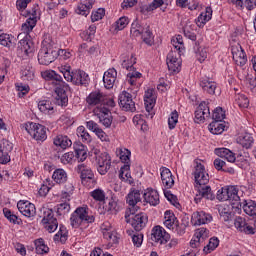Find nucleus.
Masks as SVG:
<instances>
[{
    "mask_svg": "<svg viewBox=\"0 0 256 256\" xmlns=\"http://www.w3.org/2000/svg\"><path fill=\"white\" fill-rule=\"evenodd\" d=\"M194 166V179L196 183V197L194 198L195 203H201L202 199H208L213 201L215 199V194L211 190V186H207L209 183V174L205 171V166L199 161H195Z\"/></svg>",
    "mask_w": 256,
    "mask_h": 256,
    "instance_id": "obj_1",
    "label": "nucleus"
},
{
    "mask_svg": "<svg viewBox=\"0 0 256 256\" xmlns=\"http://www.w3.org/2000/svg\"><path fill=\"white\" fill-rule=\"evenodd\" d=\"M37 25V14L34 12L21 26V33L18 35L19 47L24 51L27 55H31L35 51V46H33V42L29 40L31 35V31L35 29Z\"/></svg>",
    "mask_w": 256,
    "mask_h": 256,
    "instance_id": "obj_2",
    "label": "nucleus"
},
{
    "mask_svg": "<svg viewBox=\"0 0 256 256\" xmlns=\"http://www.w3.org/2000/svg\"><path fill=\"white\" fill-rule=\"evenodd\" d=\"M85 223H95V216L89 215V207L87 206L76 208L70 217L71 227L79 229Z\"/></svg>",
    "mask_w": 256,
    "mask_h": 256,
    "instance_id": "obj_3",
    "label": "nucleus"
},
{
    "mask_svg": "<svg viewBox=\"0 0 256 256\" xmlns=\"http://www.w3.org/2000/svg\"><path fill=\"white\" fill-rule=\"evenodd\" d=\"M53 83L56 85V103L61 107H66L69 103V97L67 96V91H69V84L63 81L61 75L54 72V77L52 79Z\"/></svg>",
    "mask_w": 256,
    "mask_h": 256,
    "instance_id": "obj_4",
    "label": "nucleus"
},
{
    "mask_svg": "<svg viewBox=\"0 0 256 256\" xmlns=\"http://www.w3.org/2000/svg\"><path fill=\"white\" fill-rule=\"evenodd\" d=\"M90 157H93L98 166V173L100 175H106V173L111 169V156L107 152H101L99 148H92L90 151Z\"/></svg>",
    "mask_w": 256,
    "mask_h": 256,
    "instance_id": "obj_5",
    "label": "nucleus"
},
{
    "mask_svg": "<svg viewBox=\"0 0 256 256\" xmlns=\"http://www.w3.org/2000/svg\"><path fill=\"white\" fill-rule=\"evenodd\" d=\"M135 63H137V58H135V56L133 54L130 57H128L127 59L122 61L123 69L130 71L127 74L126 81L132 87H135V85H137V79H141V76H142V74L140 72L133 70V69H135V67H133V65H135Z\"/></svg>",
    "mask_w": 256,
    "mask_h": 256,
    "instance_id": "obj_6",
    "label": "nucleus"
},
{
    "mask_svg": "<svg viewBox=\"0 0 256 256\" xmlns=\"http://www.w3.org/2000/svg\"><path fill=\"white\" fill-rule=\"evenodd\" d=\"M57 59V49L51 44H43L38 52V62L40 65H51Z\"/></svg>",
    "mask_w": 256,
    "mask_h": 256,
    "instance_id": "obj_7",
    "label": "nucleus"
},
{
    "mask_svg": "<svg viewBox=\"0 0 256 256\" xmlns=\"http://www.w3.org/2000/svg\"><path fill=\"white\" fill-rule=\"evenodd\" d=\"M25 130L35 141L47 140V128L39 123L28 122L25 125Z\"/></svg>",
    "mask_w": 256,
    "mask_h": 256,
    "instance_id": "obj_8",
    "label": "nucleus"
},
{
    "mask_svg": "<svg viewBox=\"0 0 256 256\" xmlns=\"http://www.w3.org/2000/svg\"><path fill=\"white\" fill-rule=\"evenodd\" d=\"M101 231L104 239L108 241V245L110 247H115V245H119V241H121V234L117 233V230L112 227L111 223L104 222L101 225Z\"/></svg>",
    "mask_w": 256,
    "mask_h": 256,
    "instance_id": "obj_9",
    "label": "nucleus"
},
{
    "mask_svg": "<svg viewBox=\"0 0 256 256\" xmlns=\"http://www.w3.org/2000/svg\"><path fill=\"white\" fill-rule=\"evenodd\" d=\"M126 203L129 207L126 210L125 217H129V213L130 215L137 213V210L139 209L137 204L141 203V192L139 190L130 191L126 196Z\"/></svg>",
    "mask_w": 256,
    "mask_h": 256,
    "instance_id": "obj_10",
    "label": "nucleus"
},
{
    "mask_svg": "<svg viewBox=\"0 0 256 256\" xmlns=\"http://www.w3.org/2000/svg\"><path fill=\"white\" fill-rule=\"evenodd\" d=\"M129 216L125 217L127 223L135 229V231H141L147 225L148 217L145 213L140 212L138 214L128 213Z\"/></svg>",
    "mask_w": 256,
    "mask_h": 256,
    "instance_id": "obj_11",
    "label": "nucleus"
},
{
    "mask_svg": "<svg viewBox=\"0 0 256 256\" xmlns=\"http://www.w3.org/2000/svg\"><path fill=\"white\" fill-rule=\"evenodd\" d=\"M94 115L98 117L99 123L103 125L106 129H109L113 124V116L111 115V111L106 107H97L94 109Z\"/></svg>",
    "mask_w": 256,
    "mask_h": 256,
    "instance_id": "obj_12",
    "label": "nucleus"
},
{
    "mask_svg": "<svg viewBox=\"0 0 256 256\" xmlns=\"http://www.w3.org/2000/svg\"><path fill=\"white\" fill-rule=\"evenodd\" d=\"M211 117V110L209 109V102H201L194 112V121L196 123H205L206 119Z\"/></svg>",
    "mask_w": 256,
    "mask_h": 256,
    "instance_id": "obj_13",
    "label": "nucleus"
},
{
    "mask_svg": "<svg viewBox=\"0 0 256 256\" xmlns=\"http://www.w3.org/2000/svg\"><path fill=\"white\" fill-rule=\"evenodd\" d=\"M118 101L123 111H130L131 113H135V111H137L135 101H133V95H131V93L123 91L119 95Z\"/></svg>",
    "mask_w": 256,
    "mask_h": 256,
    "instance_id": "obj_14",
    "label": "nucleus"
},
{
    "mask_svg": "<svg viewBox=\"0 0 256 256\" xmlns=\"http://www.w3.org/2000/svg\"><path fill=\"white\" fill-rule=\"evenodd\" d=\"M151 239L159 245H166L171 239V235L165 231V228L161 226H155L152 229Z\"/></svg>",
    "mask_w": 256,
    "mask_h": 256,
    "instance_id": "obj_15",
    "label": "nucleus"
},
{
    "mask_svg": "<svg viewBox=\"0 0 256 256\" xmlns=\"http://www.w3.org/2000/svg\"><path fill=\"white\" fill-rule=\"evenodd\" d=\"M166 61L169 71L172 73H179L181 71V54L177 51H170Z\"/></svg>",
    "mask_w": 256,
    "mask_h": 256,
    "instance_id": "obj_16",
    "label": "nucleus"
},
{
    "mask_svg": "<svg viewBox=\"0 0 256 256\" xmlns=\"http://www.w3.org/2000/svg\"><path fill=\"white\" fill-rule=\"evenodd\" d=\"M11 151H13V143L7 139H2L0 142V163L2 165H7L11 161L9 155Z\"/></svg>",
    "mask_w": 256,
    "mask_h": 256,
    "instance_id": "obj_17",
    "label": "nucleus"
},
{
    "mask_svg": "<svg viewBox=\"0 0 256 256\" xmlns=\"http://www.w3.org/2000/svg\"><path fill=\"white\" fill-rule=\"evenodd\" d=\"M231 51L234 63L239 67H245L247 64V54L243 47H241V44L233 45Z\"/></svg>",
    "mask_w": 256,
    "mask_h": 256,
    "instance_id": "obj_18",
    "label": "nucleus"
},
{
    "mask_svg": "<svg viewBox=\"0 0 256 256\" xmlns=\"http://www.w3.org/2000/svg\"><path fill=\"white\" fill-rule=\"evenodd\" d=\"M70 77L72 78L69 79V81L73 83V85H78L80 87H87V85H89V81H91L89 74L83 70L72 71V75Z\"/></svg>",
    "mask_w": 256,
    "mask_h": 256,
    "instance_id": "obj_19",
    "label": "nucleus"
},
{
    "mask_svg": "<svg viewBox=\"0 0 256 256\" xmlns=\"http://www.w3.org/2000/svg\"><path fill=\"white\" fill-rule=\"evenodd\" d=\"M211 221H213V217L203 210L193 212L191 216V224L195 227L199 225H207V223H211Z\"/></svg>",
    "mask_w": 256,
    "mask_h": 256,
    "instance_id": "obj_20",
    "label": "nucleus"
},
{
    "mask_svg": "<svg viewBox=\"0 0 256 256\" xmlns=\"http://www.w3.org/2000/svg\"><path fill=\"white\" fill-rule=\"evenodd\" d=\"M17 207L19 212L24 215V217H35L37 215V208H35V204L29 202V201H23L20 200L17 203Z\"/></svg>",
    "mask_w": 256,
    "mask_h": 256,
    "instance_id": "obj_21",
    "label": "nucleus"
},
{
    "mask_svg": "<svg viewBox=\"0 0 256 256\" xmlns=\"http://www.w3.org/2000/svg\"><path fill=\"white\" fill-rule=\"evenodd\" d=\"M160 175L163 187L165 189H172L175 185V177L173 176V173H171V170L167 167H162L160 168Z\"/></svg>",
    "mask_w": 256,
    "mask_h": 256,
    "instance_id": "obj_22",
    "label": "nucleus"
},
{
    "mask_svg": "<svg viewBox=\"0 0 256 256\" xmlns=\"http://www.w3.org/2000/svg\"><path fill=\"white\" fill-rule=\"evenodd\" d=\"M155 91L153 89L147 90L144 95V105L145 109L150 116V119H153V107H155L156 103Z\"/></svg>",
    "mask_w": 256,
    "mask_h": 256,
    "instance_id": "obj_23",
    "label": "nucleus"
},
{
    "mask_svg": "<svg viewBox=\"0 0 256 256\" xmlns=\"http://www.w3.org/2000/svg\"><path fill=\"white\" fill-rule=\"evenodd\" d=\"M144 201L152 207H157L160 203L159 192L153 188H147L143 195Z\"/></svg>",
    "mask_w": 256,
    "mask_h": 256,
    "instance_id": "obj_24",
    "label": "nucleus"
},
{
    "mask_svg": "<svg viewBox=\"0 0 256 256\" xmlns=\"http://www.w3.org/2000/svg\"><path fill=\"white\" fill-rule=\"evenodd\" d=\"M117 81V70L115 68L108 69L103 76V83L106 89H113Z\"/></svg>",
    "mask_w": 256,
    "mask_h": 256,
    "instance_id": "obj_25",
    "label": "nucleus"
},
{
    "mask_svg": "<svg viewBox=\"0 0 256 256\" xmlns=\"http://www.w3.org/2000/svg\"><path fill=\"white\" fill-rule=\"evenodd\" d=\"M239 207H242L244 213L252 217V219H256V202L253 200H245L243 199L239 202Z\"/></svg>",
    "mask_w": 256,
    "mask_h": 256,
    "instance_id": "obj_26",
    "label": "nucleus"
},
{
    "mask_svg": "<svg viewBox=\"0 0 256 256\" xmlns=\"http://www.w3.org/2000/svg\"><path fill=\"white\" fill-rule=\"evenodd\" d=\"M86 103L90 107H95V105H103V103H105V95L99 91L91 92L86 98Z\"/></svg>",
    "mask_w": 256,
    "mask_h": 256,
    "instance_id": "obj_27",
    "label": "nucleus"
},
{
    "mask_svg": "<svg viewBox=\"0 0 256 256\" xmlns=\"http://www.w3.org/2000/svg\"><path fill=\"white\" fill-rule=\"evenodd\" d=\"M77 173L80 174L82 183H85V181H93L95 177V174H93V170H91V167L85 164H79L77 166Z\"/></svg>",
    "mask_w": 256,
    "mask_h": 256,
    "instance_id": "obj_28",
    "label": "nucleus"
},
{
    "mask_svg": "<svg viewBox=\"0 0 256 256\" xmlns=\"http://www.w3.org/2000/svg\"><path fill=\"white\" fill-rule=\"evenodd\" d=\"M200 87L204 91V93H208V95H213L215 90L217 89V82L211 80L210 78H201Z\"/></svg>",
    "mask_w": 256,
    "mask_h": 256,
    "instance_id": "obj_29",
    "label": "nucleus"
},
{
    "mask_svg": "<svg viewBox=\"0 0 256 256\" xmlns=\"http://www.w3.org/2000/svg\"><path fill=\"white\" fill-rule=\"evenodd\" d=\"M213 17V9L211 7H206L205 11L202 12L196 21L197 27H205V25L208 23V21H211V18Z\"/></svg>",
    "mask_w": 256,
    "mask_h": 256,
    "instance_id": "obj_30",
    "label": "nucleus"
},
{
    "mask_svg": "<svg viewBox=\"0 0 256 256\" xmlns=\"http://www.w3.org/2000/svg\"><path fill=\"white\" fill-rule=\"evenodd\" d=\"M215 155L218 157H221V159H226L228 163H235V160L237 159L235 157V153L233 151L227 149V148H216L214 150Z\"/></svg>",
    "mask_w": 256,
    "mask_h": 256,
    "instance_id": "obj_31",
    "label": "nucleus"
},
{
    "mask_svg": "<svg viewBox=\"0 0 256 256\" xmlns=\"http://www.w3.org/2000/svg\"><path fill=\"white\" fill-rule=\"evenodd\" d=\"M38 109L44 115H53L55 113V104L50 100H41L38 102Z\"/></svg>",
    "mask_w": 256,
    "mask_h": 256,
    "instance_id": "obj_32",
    "label": "nucleus"
},
{
    "mask_svg": "<svg viewBox=\"0 0 256 256\" xmlns=\"http://www.w3.org/2000/svg\"><path fill=\"white\" fill-rule=\"evenodd\" d=\"M254 142L255 139H253V136L250 133L241 134L237 138V143L241 145V147H243L244 149H251Z\"/></svg>",
    "mask_w": 256,
    "mask_h": 256,
    "instance_id": "obj_33",
    "label": "nucleus"
},
{
    "mask_svg": "<svg viewBox=\"0 0 256 256\" xmlns=\"http://www.w3.org/2000/svg\"><path fill=\"white\" fill-rule=\"evenodd\" d=\"M208 129L210 133L213 135H221L223 131H225V122L223 120L218 121V120H213L209 126Z\"/></svg>",
    "mask_w": 256,
    "mask_h": 256,
    "instance_id": "obj_34",
    "label": "nucleus"
},
{
    "mask_svg": "<svg viewBox=\"0 0 256 256\" xmlns=\"http://www.w3.org/2000/svg\"><path fill=\"white\" fill-rule=\"evenodd\" d=\"M164 225L167 227V229H170L172 231H175V227H177V217H175V214L171 213V211H166L164 214Z\"/></svg>",
    "mask_w": 256,
    "mask_h": 256,
    "instance_id": "obj_35",
    "label": "nucleus"
},
{
    "mask_svg": "<svg viewBox=\"0 0 256 256\" xmlns=\"http://www.w3.org/2000/svg\"><path fill=\"white\" fill-rule=\"evenodd\" d=\"M228 201H231L233 205L241 203L242 200L237 186H228Z\"/></svg>",
    "mask_w": 256,
    "mask_h": 256,
    "instance_id": "obj_36",
    "label": "nucleus"
},
{
    "mask_svg": "<svg viewBox=\"0 0 256 256\" xmlns=\"http://www.w3.org/2000/svg\"><path fill=\"white\" fill-rule=\"evenodd\" d=\"M52 179L58 185H63V183H67V172L62 168H58L53 172Z\"/></svg>",
    "mask_w": 256,
    "mask_h": 256,
    "instance_id": "obj_37",
    "label": "nucleus"
},
{
    "mask_svg": "<svg viewBox=\"0 0 256 256\" xmlns=\"http://www.w3.org/2000/svg\"><path fill=\"white\" fill-rule=\"evenodd\" d=\"M74 151L78 161L83 162L87 159V147H85L81 142L74 143Z\"/></svg>",
    "mask_w": 256,
    "mask_h": 256,
    "instance_id": "obj_38",
    "label": "nucleus"
},
{
    "mask_svg": "<svg viewBox=\"0 0 256 256\" xmlns=\"http://www.w3.org/2000/svg\"><path fill=\"white\" fill-rule=\"evenodd\" d=\"M131 164H124L120 168V173H119V179H122L126 183H133V178L131 177Z\"/></svg>",
    "mask_w": 256,
    "mask_h": 256,
    "instance_id": "obj_39",
    "label": "nucleus"
},
{
    "mask_svg": "<svg viewBox=\"0 0 256 256\" xmlns=\"http://www.w3.org/2000/svg\"><path fill=\"white\" fill-rule=\"evenodd\" d=\"M54 145H56V147H60L61 149H67L73 145V142L67 136L58 135L54 138Z\"/></svg>",
    "mask_w": 256,
    "mask_h": 256,
    "instance_id": "obj_40",
    "label": "nucleus"
},
{
    "mask_svg": "<svg viewBox=\"0 0 256 256\" xmlns=\"http://www.w3.org/2000/svg\"><path fill=\"white\" fill-rule=\"evenodd\" d=\"M171 44L174 47V50H171V51H176V53H179V55H181V53H183V51L185 50V44L183 43V36L181 35H177L173 37L171 39Z\"/></svg>",
    "mask_w": 256,
    "mask_h": 256,
    "instance_id": "obj_41",
    "label": "nucleus"
},
{
    "mask_svg": "<svg viewBox=\"0 0 256 256\" xmlns=\"http://www.w3.org/2000/svg\"><path fill=\"white\" fill-rule=\"evenodd\" d=\"M69 237V232L67 228L63 225H60L59 231L54 235L55 243H65Z\"/></svg>",
    "mask_w": 256,
    "mask_h": 256,
    "instance_id": "obj_42",
    "label": "nucleus"
},
{
    "mask_svg": "<svg viewBox=\"0 0 256 256\" xmlns=\"http://www.w3.org/2000/svg\"><path fill=\"white\" fill-rule=\"evenodd\" d=\"M164 0H153L150 4H146L141 7L142 13H151V11H155V9H159L164 5Z\"/></svg>",
    "mask_w": 256,
    "mask_h": 256,
    "instance_id": "obj_43",
    "label": "nucleus"
},
{
    "mask_svg": "<svg viewBox=\"0 0 256 256\" xmlns=\"http://www.w3.org/2000/svg\"><path fill=\"white\" fill-rule=\"evenodd\" d=\"M141 35L143 42L149 47L155 43V37L153 36V32L149 25L145 24V31Z\"/></svg>",
    "mask_w": 256,
    "mask_h": 256,
    "instance_id": "obj_44",
    "label": "nucleus"
},
{
    "mask_svg": "<svg viewBox=\"0 0 256 256\" xmlns=\"http://www.w3.org/2000/svg\"><path fill=\"white\" fill-rule=\"evenodd\" d=\"M34 244L37 255H45V253H49V246L45 245V240H43V238L36 239Z\"/></svg>",
    "mask_w": 256,
    "mask_h": 256,
    "instance_id": "obj_45",
    "label": "nucleus"
},
{
    "mask_svg": "<svg viewBox=\"0 0 256 256\" xmlns=\"http://www.w3.org/2000/svg\"><path fill=\"white\" fill-rule=\"evenodd\" d=\"M15 38L9 34H0V45L8 47V49L15 48Z\"/></svg>",
    "mask_w": 256,
    "mask_h": 256,
    "instance_id": "obj_46",
    "label": "nucleus"
},
{
    "mask_svg": "<svg viewBox=\"0 0 256 256\" xmlns=\"http://www.w3.org/2000/svg\"><path fill=\"white\" fill-rule=\"evenodd\" d=\"M76 135L83 143H91V134L85 129V126H79Z\"/></svg>",
    "mask_w": 256,
    "mask_h": 256,
    "instance_id": "obj_47",
    "label": "nucleus"
},
{
    "mask_svg": "<svg viewBox=\"0 0 256 256\" xmlns=\"http://www.w3.org/2000/svg\"><path fill=\"white\" fill-rule=\"evenodd\" d=\"M21 79L23 81H33L35 79V70L31 66H26L21 70Z\"/></svg>",
    "mask_w": 256,
    "mask_h": 256,
    "instance_id": "obj_48",
    "label": "nucleus"
},
{
    "mask_svg": "<svg viewBox=\"0 0 256 256\" xmlns=\"http://www.w3.org/2000/svg\"><path fill=\"white\" fill-rule=\"evenodd\" d=\"M235 105H238L240 109H247L249 107V98L245 94H237L235 96Z\"/></svg>",
    "mask_w": 256,
    "mask_h": 256,
    "instance_id": "obj_49",
    "label": "nucleus"
},
{
    "mask_svg": "<svg viewBox=\"0 0 256 256\" xmlns=\"http://www.w3.org/2000/svg\"><path fill=\"white\" fill-rule=\"evenodd\" d=\"M145 31V25H140L139 21H134L132 23L130 33L133 37H139Z\"/></svg>",
    "mask_w": 256,
    "mask_h": 256,
    "instance_id": "obj_50",
    "label": "nucleus"
},
{
    "mask_svg": "<svg viewBox=\"0 0 256 256\" xmlns=\"http://www.w3.org/2000/svg\"><path fill=\"white\" fill-rule=\"evenodd\" d=\"M217 247H219V238H210L209 243L203 248V251L206 255L213 252Z\"/></svg>",
    "mask_w": 256,
    "mask_h": 256,
    "instance_id": "obj_51",
    "label": "nucleus"
},
{
    "mask_svg": "<svg viewBox=\"0 0 256 256\" xmlns=\"http://www.w3.org/2000/svg\"><path fill=\"white\" fill-rule=\"evenodd\" d=\"M201 243L203 242L194 236L193 239L190 241V247L193 250L192 252H187L186 255L197 256V253H199V246L201 245Z\"/></svg>",
    "mask_w": 256,
    "mask_h": 256,
    "instance_id": "obj_52",
    "label": "nucleus"
},
{
    "mask_svg": "<svg viewBox=\"0 0 256 256\" xmlns=\"http://www.w3.org/2000/svg\"><path fill=\"white\" fill-rule=\"evenodd\" d=\"M177 123H179V113L177 112V110H174L171 112L168 118V127L170 131H173V129L177 127Z\"/></svg>",
    "mask_w": 256,
    "mask_h": 256,
    "instance_id": "obj_53",
    "label": "nucleus"
},
{
    "mask_svg": "<svg viewBox=\"0 0 256 256\" xmlns=\"http://www.w3.org/2000/svg\"><path fill=\"white\" fill-rule=\"evenodd\" d=\"M3 213H4V217H6V219H8L10 223H13L14 225L16 224L19 225L21 220L19 219V217H17V215L11 212L10 209L4 208Z\"/></svg>",
    "mask_w": 256,
    "mask_h": 256,
    "instance_id": "obj_54",
    "label": "nucleus"
},
{
    "mask_svg": "<svg viewBox=\"0 0 256 256\" xmlns=\"http://www.w3.org/2000/svg\"><path fill=\"white\" fill-rule=\"evenodd\" d=\"M53 220H57V218H55V214H53V209L43 208L42 224L49 223Z\"/></svg>",
    "mask_w": 256,
    "mask_h": 256,
    "instance_id": "obj_55",
    "label": "nucleus"
},
{
    "mask_svg": "<svg viewBox=\"0 0 256 256\" xmlns=\"http://www.w3.org/2000/svg\"><path fill=\"white\" fill-rule=\"evenodd\" d=\"M58 70L67 81L72 78L71 75H73V72H71V66L69 64H62L58 67Z\"/></svg>",
    "mask_w": 256,
    "mask_h": 256,
    "instance_id": "obj_56",
    "label": "nucleus"
},
{
    "mask_svg": "<svg viewBox=\"0 0 256 256\" xmlns=\"http://www.w3.org/2000/svg\"><path fill=\"white\" fill-rule=\"evenodd\" d=\"M194 237L203 243L205 239H208L209 231L207 230V228H198L195 231Z\"/></svg>",
    "mask_w": 256,
    "mask_h": 256,
    "instance_id": "obj_57",
    "label": "nucleus"
},
{
    "mask_svg": "<svg viewBox=\"0 0 256 256\" xmlns=\"http://www.w3.org/2000/svg\"><path fill=\"white\" fill-rule=\"evenodd\" d=\"M71 211V205L69 202H63L57 205V215H67Z\"/></svg>",
    "mask_w": 256,
    "mask_h": 256,
    "instance_id": "obj_58",
    "label": "nucleus"
},
{
    "mask_svg": "<svg viewBox=\"0 0 256 256\" xmlns=\"http://www.w3.org/2000/svg\"><path fill=\"white\" fill-rule=\"evenodd\" d=\"M129 25V18L123 16L120 17L116 22H115V30L116 31H123L125 27Z\"/></svg>",
    "mask_w": 256,
    "mask_h": 256,
    "instance_id": "obj_59",
    "label": "nucleus"
},
{
    "mask_svg": "<svg viewBox=\"0 0 256 256\" xmlns=\"http://www.w3.org/2000/svg\"><path fill=\"white\" fill-rule=\"evenodd\" d=\"M90 196L94 201H99L100 203L105 201V191L101 189H95L94 191L90 192Z\"/></svg>",
    "mask_w": 256,
    "mask_h": 256,
    "instance_id": "obj_60",
    "label": "nucleus"
},
{
    "mask_svg": "<svg viewBox=\"0 0 256 256\" xmlns=\"http://www.w3.org/2000/svg\"><path fill=\"white\" fill-rule=\"evenodd\" d=\"M218 211L223 221H229L231 219V212L229 211V206H220Z\"/></svg>",
    "mask_w": 256,
    "mask_h": 256,
    "instance_id": "obj_61",
    "label": "nucleus"
},
{
    "mask_svg": "<svg viewBox=\"0 0 256 256\" xmlns=\"http://www.w3.org/2000/svg\"><path fill=\"white\" fill-rule=\"evenodd\" d=\"M213 121H223L225 119V112L223 111V108L217 107L212 114Z\"/></svg>",
    "mask_w": 256,
    "mask_h": 256,
    "instance_id": "obj_62",
    "label": "nucleus"
},
{
    "mask_svg": "<svg viewBox=\"0 0 256 256\" xmlns=\"http://www.w3.org/2000/svg\"><path fill=\"white\" fill-rule=\"evenodd\" d=\"M42 225H44V228L46 231H48V233H55V231H57V227H59V222L57 220H53Z\"/></svg>",
    "mask_w": 256,
    "mask_h": 256,
    "instance_id": "obj_63",
    "label": "nucleus"
},
{
    "mask_svg": "<svg viewBox=\"0 0 256 256\" xmlns=\"http://www.w3.org/2000/svg\"><path fill=\"white\" fill-rule=\"evenodd\" d=\"M105 17V10L103 8H99L97 11L92 12L91 21L95 23V21H101Z\"/></svg>",
    "mask_w": 256,
    "mask_h": 256,
    "instance_id": "obj_64",
    "label": "nucleus"
}]
</instances>
